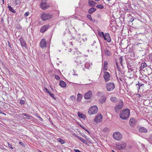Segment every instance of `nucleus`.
<instances>
[{
  "label": "nucleus",
  "mask_w": 152,
  "mask_h": 152,
  "mask_svg": "<svg viewBox=\"0 0 152 152\" xmlns=\"http://www.w3.org/2000/svg\"><path fill=\"white\" fill-rule=\"evenodd\" d=\"M96 7L98 8L99 9H103L104 8V6L101 4L98 5L96 6Z\"/></svg>",
  "instance_id": "obj_34"
},
{
  "label": "nucleus",
  "mask_w": 152,
  "mask_h": 152,
  "mask_svg": "<svg viewBox=\"0 0 152 152\" xmlns=\"http://www.w3.org/2000/svg\"><path fill=\"white\" fill-rule=\"evenodd\" d=\"M19 40L20 41L21 46L23 47H26V42L23 38L20 37Z\"/></svg>",
  "instance_id": "obj_17"
},
{
  "label": "nucleus",
  "mask_w": 152,
  "mask_h": 152,
  "mask_svg": "<svg viewBox=\"0 0 152 152\" xmlns=\"http://www.w3.org/2000/svg\"><path fill=\"white\" fill-rule=\"evenodd\" d=\"M112 152H115L114 151V150H112Z\"/></svg>",
  "instance_id": "obj_59"
},
{
  "label": "nucleus",
  "mask_w": 152,
  "mask_h": 152,
  "mask_svg": "<svg viewBox=\"0 0 152 152\" xmlns=\"http://www.w3.org/2000/svg\"><path fill=\"white\" fill-rule=\"evenodd\" d=\"M89 5L92 7H94L96 4V3L91 0H89L88 2Z\"/></svg>",
  "instance_id": "obj_19"
},
{
  "label": "nucleus",
  "mask_w": 152,
  "mask_h": 152,
  "mask_svg": "<svg viewBox=\"0 0 152 152\" xmlns=\"http://www.w3.org/2000/svg\"><path fill=\"white\" fill-rule=\"evenodd\" d=\"M106 87L108 91H112L115 88V85L113 83H110L106 84Z\"/></svg>",
  "instance_id": "obj_7"
},
{
  "label": "nucleus",
  "mask_w": 152,
  "mask_h": 152,
  "mask_svg": "<svg viewBox=\"0 0 152 152\" xmlns=\"http://www.w3.org/2000/svg\"><path fill=\"white\" fill-rule=\"evenodd\" d=\"M86 17L88 18L90 20H91L92 19L91 15L90 14H87L86 15Z\"/></svg>",
  "instance_id": "obj_35"
},
{
  "label": "nucleus",
  "mask_w": 152,
  "mask_h": 152,
  "mask_svg": "<svg viewBox=\"0 0 152 152\" xmlns=\"http://www.w3.org/2000/svg\"><path fill=\"white\" fill-rule=\"evenodd\" d=\"M23 119H25V118L23 117Z\"/></svg>",
  "instance_id": "obj_62"
},
{
  "label": "nucleus",
  "mask_w": 152,
  "mask_h": 152,
  "mask_svg": "<svg viewBox=\"0 0 152 152\" xmlns=\"http://www.w3.org/2000/svg\"><path fill=\"white\" fill-rule=\"evenodd\" d=\"M98 108L96 105H94L90 107L88 110V113L90 115H93L96 114L98 112Z\"/></svg>",
  "instance_id": "obj_2"
},
{
  "label": "nucleus",
  "mask_w": 152,
  "mask_h": 152,
  "mask_svg": "<svg viewBox=\"0 0 152 152\" xmlns=\"http://www.w3.org/2000/svg\"><path fill=\"white\" fill-rule=\"evenodd\" d=\"M133 20H134L133 19H131V20H130V22H132Z\"/></svg>",
  "instance_id": "obj_57"
},
{
  "label": "nucleus",
  "mask_w": 152,
  "mask_h": 152,
  "mask_svg": "<svg viewBox=\"0 0 152 152\" xmlns=\"http://www.w3.org/2000/svg\"><path fill=\"white\" fill-rule=\"evenodd\" d=\"M108 64V62L107 61H105L104 64V66H103V69L104 70L106 71L107 70V65Z\"/></svg>",
  "instance_id": "obj_26"
},
{
  "label": "nucleus",
  "mask_w": 152,
  "mask_h": 152,
  "mask_svg": "<svg viewBox=\"0 0 152 152\" xmlns=\"http://www.w3.org/2000/svg\"><path fill=\"white\" fill-rule=\"evenodd\" d=\"M136 120L134 118H131L129 121V124L131 127H134L136 123Z\"/></svg>",
  "instance_id": "obj_13"
},
{
  "label": "nucleus",
  "mask_w": 152,
  "mask_h": 152,
  "mask_svg": "<svg viewBox=\"0 0 152 152\" xmlns=\"http://www.w3.org/2000/svg\"><path fill=\"white\" fill-rule=\"evenodd\" d=\"M0 113H3V114H5V113H2V112H1V110H0Z\"/></svg>",
  "instance_id": "obj_56"
},
{
  "label": "nucleus",
  "mask_w": 152,
  "mask_h": 152,
  "mask_svg": "<svg viewBox=\"0 0 152 152\" xmlns=\"http://www.w3.org/2000/svg\"><path fill=\"white\" fill-rule=\"evenodd\" d=\"M75 62H76L77 63V64L78 65L83 64V61L80 60V58H79L78 60L75 61Z\"/></svg>",
  "instance_id": "obj_32"
},
{
  "label": "nucleus",
  "mask_w": 152,
  "mask_h": 152,
  "mask_svg": "<svg viewBox=\"0 0 152 152\" xmlns=\"http://www.w3.org/2000/svg\"><path fill=\"white\" fill-rule=\"evenodd\" d=\"M70 99L72 100H74L75 99V98L74 96H72L70 97Z\"/></svg>",
  "instance_id": "obj_42"
},
{
  "label": "nucleus",
  "mask_w": 152,
  "mask_h": 152,
  "mask_svg": "<svg viewBox=\"0 0 152 152\" xmlns=\"http://www.w3.org/2000/svg\"><path fill=\"white\" fill-rule=\"evenodd\" d=\"M29 14V13L28 12H27L25 13L24 14V16L26 17Z\"/></svg>",
  "instance_id": "obj_43"
},
{
  "label": "nucleus",
  "mask_w": 152,
  "mask_h": 152,
  "mask_svg": "<svg viewBox=\"0 0 152 152\" xmlns=\"http://www.w3.org/2000/svg\"><path fill=\"white\" fill-rule=\"evenodd\" d=\"M8 146L10 148L12 149L13 148L12 146L9 143H8Z\"/></svg>",
  "instance_id": "obj_48"
},
{
  "label": "nucleus",
  "mask_w": 152,
  "mask_h": 152,
  "mask_svg": "<svg viewBox=\"0 0 152 152\" xmlns=\"http://www.w3.org/2000/svg\"><path fill=\"white\" fill-rule=\"evenodd\" d=\"M8 8L9 10L11 12H12L15 13V11L13 9L12 7L10 5H8Z\"/></svg>",
  "instance_id": "obj_29"
},
{
  "label": "nucleus",
  "mask_w": 152,
  "mask_h": 152,
  "mask_svg": "<svg viewBox=\"0 0 152 152\" xmlns=\"http://www.w3.org/2000/svg\"><path fill=\"white\" fill-rule=\"evenodd\" d=\"M19 143L20 144H21V143H22V142H19Z\"/></svg>",
  "instance_id": "obj_60"
},
{
  "label": "nucleus",
  "mask_w": 152,
  "mask_h": 152,
  "mask_svg": "<svg viewBox=\"0 0 152 152\" xmlns=\"http://www.w3.org/2000/svg\"><path fill=\"white\" fill-rule=\"evenodd\" d=\"M149 139L150 140L152 141V134L149 136Z\"/></svg>",
  "instance_id": "obj_47"
},
{
  "label": "nucleus",
  "mask_w": 152,
  "mask_h": 152,
  "mask_svg": "<svg viewBox=\"0 0 152 152\" xmlns=\"http://www.w3.org/2000/svg\"><path fill=\"white\" fill-rule=\"evenodd\" d=\"M139 131L141 133H146L148 132V130L145 128L142 127L139 128Z\"/></svg>",
  "instance_id": "obj_18"
},
{
  "label": "nucleus",
  "mask_w": 152,
  "mask_h": 152,
  "mask_svg": "<svg viewBox=\"0 0 152 152\" xmlns=\"http://www.w3.org/2000/svg\"><path fill=\"white\" fill-rule=\"evenodd\" d=\"M105 54L107 56H110L111 54V53L110 51L107 48H105L104 50Z\"/></svg>",
  "instance_id": "obj_21"
},
{
  "label": "nucleus",
  "mask_w": 152,
  "mask_h": 152,
  "mask_svg": "<svg viewBox=\"0 0 152 152\" xmlns=\"http://www.w3.org/2000/svg\"><path fill=\"white\" fill-rule=\"evenodd\" d=\"M71 50H71V49H70L69 50V52H71Z\"/></svg>",
  "instance_id": "obj_58"
},
{
  "label": "nucleus",
  "mask_w": 152,
  "mask_h": 152,
  "mask_svg": "<svg viewBox=\"0 0 152 152\" xmlns=\"http://www.w3.org/2000/svg\"><path fill=\"white\" fill-rule=\"evenodd\" d=\"M103 77L106 82L108 81L110 79V74L107 72H104Z\"/></svg>",
  "instance_id": "obj_11"
},
{
  "label": "nucleus",
  "mask_w": 152,
  "mask_h": 152,
  "mask_svg": "<svg viewBox=\"0 0 152 152\" xmlns=\"http://www.w3.org/2000/svg\"><path fill=\"white\" fill-rule=\"evenodd\" d=\"M77 115L78 117L81 118H85V115L82 113H80V112H78Z\"/></svg>",
  "instance_id": "obj_23"
},
{
  "label": "nucleus",
  "mask_w": 152,
  "mask_h": 152,
  "mask_svg": "<svg viewBox=\"0 0 152 152\" xmlns=\"http://www.w3.org/2000/svg\"><path fill=\"white\" fill-rule=\"evenodd\" d=\"M81 126L82 128H83L84 130H85L88 133H89V132L88 131V130H87L84 126Z\"/></svg>",
  "instance_id": "obj_41"
},
{
  "label": "nucleus",
  "mask_w": 152,
  "mask_h": 152,
  "mask_svg": "<svg viewBox=\"0 0 152 152\" xmlns=\"http://www.w3.org/2000/svg\"><path fill=\"white\" fill-rule=\"evenodd\" d=\"M81 141L83 142V143H84L85 144H86L87 143V141L86 140H85L82 138L81 137L79 136L78 138Z\"/></svg>",
  "instance_id": "obj_30"
},
{
  "label": "nucleus",
  "mask_w": 152,
  "mask_h": 152,
  "mask_svg": "<svg viewBox=\"0 0 152 152\" xmlns=\"http://www.w3.org/2000/svg\"><path fill=\"white\" fill-rule=\"evenodd\" d=\"M101 34H102L104 39L105 40H106L109 43L111 42V39L109 33H106L104 34L103 32H100V31H98L99 35L100 37H101Z\"/></svg>",
  "instance_id": "obj_3"
},
{
  "label": "nucleus",
  "mask_w": 152,
  "mask_h": 152,
  "mask_svg": "<svg viewBox=\"0 0 152 152\" xmlns=\"http://www.w3.org/2000/svg\"><path fill=\"white\" fill-rule=\"evenodd\" d=\"M55 78L57 80H59L60 79V77L58 75H55Z\"/></svg>",
  "instance_id": "obj_40"
},
{
  "label": "nucleus",
  "mask_w": 152,
  "mask_h": 152,
  "mask_svg": "<svg viewBox=\"0 0 152 152\" xmlns=\"http://www.w3.org/2000/svg\"><path fill=\"white\" fill-rule=\"evenodd\" d=\"M47 0H42L41 3H46Z\"/></svg>",
  "instance_id": "obj_49"
},
{
  "label": "nucleus",
  "mask_w": 152,
  "mask_h": 152,
  "mask_svg": "<svg viewBox=\"0 0 152 152\" xmlns=\"http://www.w3.org/2000/svg\"><path fill=\"white\" fill-rule=\"evenodd\" d=\"M102 116L101 114L97 115L94 119V121L96 123H99L102 121Z\"/></svg>",
  "instance_id": "obj_10"
},
{
  "label": "nucleus",
  "mask_w": 152,
  "mask_h": 152,
  "mask_svg": "<svg viewBox=\"0 0 152 152\" xmlns=\"http://www.w3.org/2000/svg\"><path fill=\"white\" fill-rule=\"evenodd\" d=\"M39 152H42V151H39Z\"/></svg>",
  "instance_id": "obj_63"
},
{
  "label": "nucleus",
  "mask_w": 152,
  "mask_h": 152,
  "mask_svg": "<svg viewBox=\"0 0 152 152\" xmlns=\"http://www.w3.org/2000/svg\"><path fill=\"white\" fill-rule=\"evenodd\" d=\"M147 66V64L145 63H142L140 67L141 69H142Z\"/></svg>",
  "instance_id": "obj_31"
},
{
  "label": "nucleus",
  "mask_w": 152,
  "mask_h": 152,
  "mask_svg": "<svg viewBox=\"0 0 152 152\" xmlns=\"http://www.w3.org/2000/svg\"><path fill=\"white\" fill-rule=\"evenodd\" d=\"M94 42H95V43L96 42L95 41H94V42L92 44V45L93 46L94 45Z\"/></svg>",
  "instance_id": "obj_55"
},
{
  "label": "nucleus",
  "mask_w": 152,
  "mask_h": 152,
  "mask_svg": "<svg viewBox=\"0 0 152 152\" xmlns=\"http://www.w3.org/2000/svg\"><path fill=\"white\" fill-rule=\"evenodd\" d=\"M113 137L115 140H120L122 139V135L119 132H115L113 133Z\"/></svg>",
  "instance_id": "obj_4"
},
{
  "label": "nucleus",
  "mask_w": 152,
  "mask_h": 152,
  "mask_svg": "<svg viewBox=\"0 0 152 152\" xmlns=\"http://www.w3.org/2000/svg\"><path fill=\"white\" fill-rule=\"evenodd\" d=\"M52 16L50 14L44 13H43L41 16V19L45 21L49 20L52 18Z\"/></svg>",
  "instance_id": "obj_6"
},
{
  "label": "nucleus",
  "mask_w": 152,
  "mask_h": 152,
  "mask_svg": "<svg viewBox=\"0 0 152 152\" xmlns=\"http://www.w3.org/2000/svg\"><path fill=\"white\" fill-rule=\"evenodd\" d=\"M116 66H117V67L118 68V64L117 62L116 63Z\"/></svg>",
  "instance_id": "obj_53"
},
{
  "label": "nucleus",
  "mask_w": 152,
  "mask_h": 152,
  "mask_svg": "<svg viewBox=\"0 0 152 152\" xmlns=\"http://www.w3.org/2000/svg\"><path fill=\"white\" fill-rule=\"evenodd\" d=\"M101 36H102V34H101Z\"/></svg>",
  "instance_id": "obj_64"
},
{
  "label": "nucleus",
  "mask_w": 152,
  "mask_h": 152,
  "mask_svg": "<svg viewBox=\"0 0 152 152\" xmlns=\"http://www.w3.org/2000/svg\"><path fill=\"white\" fill-rule=\"evenodd\" d=\"M44 89L45 90L46 92L48 93L52 98L55 99H56V98L55 97L54 95L53 94H52L51 92L50 91H49L45 87L44 88Z\"/></svg>",
  "instance_id": "obj_16"
},
{
  "label": "nucleus",
  "mask_w": 152,
  "mask_h": 152,
  "mask_svg": "<svg viewBox=\"0 0 152 152\" xmlns=\"http://www.w3.org/2000/svg\"><path fill=\"white\" fill-rule=\"evenodd\" d=\"M74 151L75 152H81L78 149H75Z\"/></svg>",
  "instance_id": "obj_51"
},
{
  "label": "nucleus",
  "mask_w": 152,
  "mask_h": 152,
  "mask_svg": "<svg viewBox=\"0 0 152 152\" xmlns=\"http://www.w3.org/2000/svg\"><path fill=\"white\" fill-rule=\"evenodd\" d=\"M73 136H74L75 137H77V138H78V137H79V136H78V135H77L75 133H74L73 134Z\"/></svg>",
  "instance_id": "obj_46"
},
{
  "label": "nucleus",
  "mask_w": 152,
  "mask_h": 152,
  "mask_svg": "<svg viewBox=\"0 0 152 152\" xmlns=\"http://www.w3.org/2000/svg\"><path fill=\"white\" fill-rule=\"evenodd\" d=\"M40 47L42 48H45L46 47V43L45 39H42L40 42Z\"/></svg>",
  "instance_id": "obj_12"
},
{
  "label": "nucleus",
  "mask_w": 152,
  "mask_h": 152,
  "mask_svg": "<svg viewBox=\"0 0 152 152\" xmlns=\"http://www.w3.org/2000/svg\"><path fill=\"white\" fill-rule=\"evenodd\" d=\"M57 140L60 142L61 144H63L65 142L61 138H58L57 139Z\"/></svg>",
  "instance_id": "obj_28"
},
{
  "label": "nucleus",
  "mask_w": 152,
  "mask_h": 152,
  "mask_svg": "<svg viewBox=\"0 0 152 152\" xmlns=\"http://www.w3.org/2000/svg\"><path fill=\"white\" fill-rule=\"evenodd\" d=\"M110 100L113 102H116L118 101L116 97L114 96L111 97L110 98Z\"/></svg>",
  "instance_id": "obj_24"
},
{
  "label": "nucleus",
  "mask_w": 152,
  "mask_h": 152,
  "mask_svg": "<svg viewBox=\"0 0 152 152\" xmlns=\"http://www.w3.org/2000/svg\"><path fill=\"white\" fill-rule=\"evenodd\" d=\"M48 25H45L42 27L40 29V32L43 33L45 32L48 28Z\"/></svg>",
  "instance_id": "obj_15"
},
{
  "label": "nucleus",
  "mask_w": 152,
  "mask_h": 152,
  "mask_svg": "<svg viewBox=\"0 0 152 152\" xmlns=\"http://www.w3.org/2000/svg\"><path fill=\"white\" fill-rule=\"evenodd\" d=\"M90 21L93 23H94L96 21L95 19H92Z\"/></svg>",
  "instance_id": "obj_50"
},
{
  "label": "nucleus",
  "mask_w": 152,
  "mask_h": 152,
  "mask_svg": "<svg viewBox=\"0 0 152 152\" xmlns=\"http://www.w3.org/2000/svg\"><path fill=\"white\" fill-rule=\"evenodd\" d=\"M137 85H138L139 86V87L138 90L139 89H140V87L141 86H142L143 85V84H139V83L138 82V84H136V86H137Z\"/></svg>",
  "instance_id": "obj_38"
},
{
  "label": "nucleus",
  "mask_w": 152,
  "mask_h": 152,
  "mask_svg": "<svg viewBox=\"0 0 152 152\" xmlns=\"http://www.w3.org/2000/svg\"><path fill=\"white\" fill-rule=\"evenodd\" d=\"M15 1L17 4H19L20 2V0H15Z\"/></svg>",
  "instance_id": "obj_39"
},
{
  "label": "nucleus",
  "mask_w": 152,
  "mask_h": 152,
  "mask_svg": "<svg viewBox=\"0 0 152 152\" xmlns=\"http://www.w3.org/2000/svg\"><path fill=\"white\" fill-rule=\"evenodd\" d=\"M49 7L47 4L46 3H41V8L43 10H45L48 9Z\"/></svg>",
  "instance_id": "obj_14"
},
{
  "label": "nucleus",
  "mask_w": 152,
  "mask_h": 152,
  "mask_svg": "<svg viewBox=\"0 0 152 152\" xmlns=\"http://www.w3.org/2000/svg\"><path fill=\"white\" fill-rule=\"evenodd\" d=\"M81 96H82V95L81 94H80L79 93L78 94H77L78 98H77V99H78L80 97H81Z\"/></svg>",
  "instance_id": "obj_45"
},
{
  "label": "nucleus",
  "mask_w": 152,
  "mask_h": 152,
  "mask_svg": "<svg viewBox=\"0 0 152 152\" xmlns=\"http://www.w3.org/2000/svg\"><path fill=\"white\" fill-rule=\"evenodd\" d=\"M130 115V111L128 109H126L123 110L120 114V116L121 118L124 120H126Z\"/></svg>",
  "instance_id": "obj_1"
},
{
  "label": "nucleus",
  "mask_w": 152,
  "mask_h": 152,
  "mask_svg": "<svg viewBox=\"0 0 152 152\" xmlns=\"http://www.w3.org/2000/svg\"><path fill=\"white\" fill-rule=\"evenodd\" d=\"M126 147V143L125 142L117 143L116 145V148L119 150L124 149Z\"/></svg>",
  "instance_id": "obj_8"
},
{
  "label": "nucleus",
  "mask_w": 152,
  "mask_h": 152,
  "mask_svg": "<svg viewBox=\"0 0 152 152\" xmlns=\"http://www.w3.org/2000/svg\"><path fill=\"white\" fill-rule=\"evenodd\" d=\"M96 10L95 8L92 7L89 9L88 10V12L89 14H91L94 12Z\"/></svg>",
  "instance_id": "obj_25"
},
{
  "label": "nucleus",
  "mask_w": 152,
  "mask_h": 152,
  "mask_svg": "<svg viewBox=\"0 0 152 152\" xmlns=\"http://www.w3.org/2000/svg\"><path fill=\"white\" fill-rule=\"evenodd\" d=\"M106 98L105 96H102L99 99V102L102 104L104 103L106 100Z\"/></svg>",
  "instance_id": "obj_20"
},
{
  "label": "nucleus",
  "mask_w": 152,
  "mask_h": 152,
  "mask_svg": "<svg viewBox=\"0 0 152 152\" xmlns=\"http://www.w3.org/2000/svg\"><path fill=\"white\" fill-rule=\"evenodd\" d=\"M17 26L18 29H21L22 28V27L19 24L17 25Z\"/></svg>",
  "instance_id": "obj_44"
},
{
  "label": "nucleus",
  "mask_w": 152,
  "mask_h": 152,
  "mask_svg": "<svg viewBox=\"0 0 152 152\" xmlns=\"http://www.w3.org/2000/svg\"><path fill=\"white\" fill-rule=\"evenodd\" d=\"M22 115L26 116V118L27 119H30L32 117L31 115L26 113H23Z\"/></svg>",
  "instance_id": "obj_27"
},
{
  "label": "nucleus",
  "mask_w": 152,
  "mask_h": 152,
  "mask_svg": "<svg viewBox=\"0 0 152 152\" xmlns=\"http://www.w3.org/2000/svg\"><path fill=\"white\" fill-rule=\"evenodd\" d=\"M2 1H3V3L4 4V0H2Z\"/></svg>",
  "instance_id": "obj_61"
},
{
  "label": "nucleus",
  "mask_w": 152,
  "mask_h": 152,
  "mask_svg": "<svg viewBox=\"0 0 152 152\" xmlns=\"http://www.w3.org/2000/svg\"><path fill=\"white\" fill-rule=\"evenodd\" d=\"M8 45H9V46L10 47V48L11 47V45H10V43L9 42H8Z\"/></svg>",
  "instance_id": "obj_52"
},
{
  "label": "nucleus",
  "mask_w": 152,
  "mask_h": 152,
  "mask_svg": "<svg viewBox=\"0 0 152 152\" xmlns=\"http://www.w3.org/2000/svg\"><path fill=\"white\" fill-rule=\"evenodd\" d=\"M103 131L105 133L109 131V129L107 127L103 129Z\"/></svg>",
  "instance_id": "obj_36"
},
{
  "label": "nucleus",
  "mask_w": 152,
  "mask_h": 152,
  "mask_svg": "<svg viewBox=\"0 0 152 152\" xmlns=\"http://www.w3.org/2000/svg\"><path fill=\"white\" fill-rule=\"evenodd\" d=\"M85 138L86 139V140H88V138H87L86 136H85Z\"/></svg>",
  "instance_id": "obj_54"
},
{
  "label": "nucleus",
  "mask_w": 152,
  "mask_h": 152,
  "mask_svg": "<svg viewBox=\"0 0 152 152\" xmlns=\"http://www.w3.org/2000/svg\"><path fill=\"white\" fill-rule=\"evenodd\" d=\"M119 61L120 62V63L121 64V65L123 66L122 62L123 61V59L122 58V57H120L119 58Z\"/></svg>",
  "instance_id": "obj_33"
},
{
  "label": "nucleus",
  "mask_w": 152,
  "mask_h": 152,
  "mask_svg": "<svg viewBox=\"0 0 152 152\" xmlns=\"http://www.w3.org/2000/svg\"><path fill=\"white\" fill-rule=\"evenodd\" d=\"M123 105L124 104L123 102L121 100H120L119 102V104L116 105L114 107L115 112L117 113H118L119 110L122 108Z\"/></svg>",
  "instance_id": "obj_5"
},
{
  "label": "nucleus",
  "mask_w": 152,
  "mask_h": 152,
  "mask_svg": "<svg viewBox=\"0 0 152 152\" xmlns=\"http://www.w3.org/2000/svg\"><path fill=\"white\" fill-rule=\"evenodd\" d=\"M92 96V92L91 91H88L84 95V98L86 99H89Z\"/></svg>",
  "instance_id": "obj_9"
},
{
  "label": "nucleus",
  "mask_w": 152,
  "mask_h": 152,
  "mask_svg": "<svg viewBox=\"0 0 152 152\" xmlns=\"http://www.w3.org/2000/svg\"><path fill=\"white\" fill-rule=\"evenodd\" d=\"M20 103L21 104H23L25 103V101L24 100L21 99L20 101Z\"/></svg>",
  "instance_id": "obj_37"
},
{
  "label": "nucleus",
  "mask_w": 152,
  "mask_h": 152,
  "mask_svg": "<svg viewBox=\"0 0 152 152\" xmlns=\"http://www.w3.org/2000/svg\"><path fill=\"white\" fill-rule=\"evenodd\" d=\"M59 85L62 87H65L66 86V83L62 80L60 81Z\"/></svg>",
  "instance_id": "obj_22"
}]
</instances>
